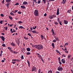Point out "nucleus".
<instances>
[{
    "label": "nucleus",
    "instance_id": "49530a36",
    "mask_svg": "<svg viewBox=\"0 0 73 73\" xmlns=\"http://www.w3.org/2000/svg\"><path fill=\"white\" fill-rule=\"evenodd\" d=\"M40 71L41 70L40 69H39L38 71V73H40Z\"/></svg>",
    "mask_w": 73,
    "mask_h": 73
},
{
    "label": "nucleus",
    "instance_id": "f03ea898",
    "mask_svg": "<svg viewBox=\"0 0 73 73\" xmlns=\"http://www.w3.org/2000/svg\"><path fill=\"white\" fill-rule=\"evenodd\" d=\"M34 15L36 16H38V10H35L34 12Z\"/></svg>",
    "mask_w": 73,
    "mask_h": 73
},
{
    "label": "nucleus",
    "instance_id": "de8ad7c7",
    "mask_svg": "<svg viewBox=\"0 0 73 73\" xmlns=\"http://www.w3.org/2000/svg\"><path fill=\"white\" fill-rule=\"evenodd\" d=\"M1 16H2V17H4V15L3 14H1Z\"/></svg>",
    "mask_w": 73,
    "mask_h": 73
},
{
    "label": "nucleus",
    "instance_id": "f704fd0d",
    "mask_svg": "<svg viewBox=\"0 0 73 73\" xmlns=\"http://www.w3.org/2000/svg\"><path fill=\"white\" fill-rule=\"evenodd\" d=\"M37 28V26H36L35 27H33V29H36V28Z\"/></svg>",
    "mask_w": 73,
    "mask_h": 73
},
{
    "label": "nucleus",
    "instance_id": "79ce46f5",
    "mask_svg": "<svg viewBox=\"0 0 73 73\" xmlns=\"http://www.w3.org/2000/svg\"><path fill=\"white\" fill-rule=\"evenodd\" d=\"M58 23H59V22H61V21H60V19H59V18H58Z\"/></svg>",
    "mask_w": 73,
    "mask_h": 73
},
{
    "label": "nucleus",
    "instance_id": "aec40b11",
    "mask_svg": "<svg viewBox=\"0 0 73 73\" xmlns=\"http://www.w3.org/2000/svg\"><path fill=\"white\" fill-rule=\"evenodd\" d=\"M18 11V10H15V11H12V12H13V13H16V12H17Z\"/></svg>",
    "mask_w": 73,
    "mask_h": 73
},
{
    "label": "nucleus",
    "instance_id": "ddd939ff",
    "mask_svg": "<svg viewBox=\"0 0 73 73\" xmlns=\"http://www.w3.org/2000/svg\"><path fill=\"white\" fill-rule=\"evenodd\" d=\"M10 52H13V53H14V54H15L16 53V52L13 51V50H10Z\"/></svg>",
    "mask_w": 73,
    "mask_h": 73
},
{
    "label": "nucleus",
    "instance_id": "2eb2a0df",
    "mask_svg": "<svg viewBox=\"0 0 73 73\" xmlns=\"http://www.w3.org/2000/svg\"><path fill=\"white\" fill-rule=\"evenodd\" d=\"M19 29H20V28H21V29H24L25 28H24L23 26H20L19 27Z\"/></svg>",
    "mask_w": 73,
    "mask_h": 73
},
{
    "label": "nucleus",
    "instance_id": "c85d7f7f",
    "mask_svg": "<svg viewBox=\"0 0 73 73\" xmlns=\"http://www.w3.org/2000/svg\"><path fill=\"white\" fill-rule=\"evenodd\" d=\"M70 57H71V55L69 54L68 55V59H70Z\"/></svg>",
    "mask_w": 73,
    "mask_h": 73
},
{
    "label": "nucleus",
    "instance_id": "393cba45",
    "mask_svg": "<svg viewBox=\"0 0 73 73\" xmlns=\"http://www.w3.org/2000/svg\"><path fill=\"white\" fill-rule=\"evenodd\" d=\"M41 37L42 40H43V38L44 37V36L42 35H41Z\"/></svg>",
    "mask_w": 73,
    "mask_h": 73
},
{
    "label": "nucleus",
    "instance_id": "b1692460",
    "mask_svg": "<svg viewBox=\"0 0 73 73\" xmlns=\"http://www.w3.org/2000/svg\"><path fill=\"white\" fill-rule=\"evenodd\" d=\"M55 39H56V40L57 41H60L59 40V39H58V38H57L56 37H55Z\"/></svg>",
    "mask_w": 73,
    "mask_h": 73
},
{
    "label": "nucleus",
    "instance_id": "f257e3e1",
    "mask_svg": "<svg viewBox=\"0 0 73 73\" xmlns=\"http://www.w3.org/2000/svg\"><path fill=\"white\" fill-rule=\"evenodd\" d=\"M38 50H40V49H43V47L41 44L36 45V48Z\"/></svg>",
    "mask_w": 73,
    "mask_h": 73
},
{
    "label": "nucleus",
    "instance_id": "a211bd4d",
    "mask_svg": "<svg viewBox=\"0 0 73 73\" xmlns=\"http://www.w3.org/2000/svg\"><path fill=\"white\" fill-rule=\"evenodd\" d=\"M33 1H33V5H34V2H35L36 4L37 3V1H36V0H32Z\"/></svg>",
    "mask_w": 73,
    "mask_h": 73
},
{
    "label": "nucleus",
    "instance_id": "5701e85b",
    "mask_svg": "<svg viewBox=\"0 0 73 73\" xmlns=\"http://www.w3.org/2000/svg\"><path fill=\"white\" fill-rule=\"evenodd\" d=\"M10 15H12V16H14V15H15V14L13 13H12V12H11Z\"/></svg>",
    "mask_w": 73,
    "mask_h": 73
},
{
    "label": "nucleus",
    "instance_id": "4c0bfd02",
    "mask_svg": "<svg viewBox=\"0 0 73 73\" xmlns=\"http://www.w3.org/2000/svg\"><path fill=\"white\" fill-rule=\"evenodd\" d=\"M21 59H22V60H23V59H24V57L23 55H22L21 56Z\"/></svg>",
    "mask_w": 73,
    "mask_h": 73
},
{
    "label": "nucleus",
    "instance_id": "bf43d9fd",
    "mask_svg": "<svg viewBox=\"0 0 73 73\" xmlns=\"http://www.w3.org/2000/svg\"><path fill=\"white\" fill-rule=\"evenodd\" d=\"M12 63H13V64H15V63H16V62H12Z\"/></svg>",
    "mask_w": 73,
    "mask_h": 73
},
{
    "label": "nucleus",
    "instance_id": "39448f33",
    "mask_svg": "<svg viewBox=\"0 0 73 73\" xmlns=\"http://www.w3.org/2000/svg\"><path fill=\"white\" fill-rule=\"evenodd\" d=\"M58 69L59 71H62L63 69L62 67H59L58 68Z\"/></svg>",
    "mask_w": 73,
    "mask_h": 73
},
{
    "label": "nucleus",
    "instance_id": "6e6d98bb",
    "mask_svg": "<svg viewBox=\"0 0 73 73\" xmlns=\"http://www.w3.org/2000/svg\"><path fill=\"white\" fill-rule=\"evenodd\" d=\"M39 58H40L41 60H42V57L41 56H40Z\"/></svg>",
    "mask_w": 73,
    "mask_h": 73
},
{
    "label": "nucleus",
    "instance_id": "473e14b6",
    "mask_svg": "<svg viewBox=\"0 0 73 73\" xmlns=\"http://www.w3.org/2000/svg\"><path fill=\"white\" fill-rule=\"evenodd\" d=\"M52 32V35L53 36H55L56 35V34L54 33V31H53Z\"/></svg>",
    "mask_w": 73,
    "mask_h": 73
},
{
    "label": "nucleus",
    "instance_id": "0eeeda50",
    "mask_svg": "<svg viewBox=\"0 0 73 73\" xmlns=\"http://www.w3.org/2000/svg\"><path fill=\"white\" fill-rule=\"evenodd\" d=\"M64 24H67L68 23V21L65 20H64Z\"/></svg>",
    "mask_w": 73,
    "mask_h": 73
},
{
    "label": "nucleus",
    "instance_id": "37998d69",
    "mask_svg": "<svg viewBox=\"0 0 73 73\" xmlns=\"http://www.w3.org/2000/svg\"><path fill=\"white\" fill-rule=\"evenodd\" d=\"M50 18V19H53V17H52V16H50V18Z\"/></svg>",
    "mask_w": 73,
    "mask_h": 73
},
{
    "label": "nucleus",
    "instance_id": "864d4df0",
    "mask_svg": "<svg viewBox=\"0 0 73 73\" xmlns=\"http://www.w3.org/2000/svg\"><path fill=\"white\" fill-rule=\"evenodd\" d=\"M69 44V43H67L65 44V45H68V44Z\"/></svg>",
    "mask_w": 73,
    "mask_h": 73
},
{
    "label": "nucleus",
    "instance_id": "7c9ffc66",
    "mask_svg": "<svg viewBox=\"0 0 73 73\" xmlns=\"http://www.w3.org/2000/svg\"><path fill=\"white\" fill-rule=\"evenodd\" d=\"M18 23L19 24H22L23 22L21 21H19L18 22Z\"/></svg>",
    "mask_w": 73,
    "mask_h": 73
},
{
    "label": "nucleus",
    "instance_id": "6e6552de",
    "mask_svg": "<svg viewBox=\"0 0 73 73\" xmlns=\"http://www.w3.org/2000/svg\"><path fill=\"white\" fill-rule=\"evenodd\" d=\"M9 4H10V3H7L6 4V6L7 7V8H9Z\"/></svg>",
    "mask_w": 73,
    "mask_h": 73
},
{
    "label": "nucleus",
    "instance_id": "6ab92c4d",
    "mask_svg": "<svg viewBox=\"0 0 73 73\" xmlns=\"http://www.w3.org/2000/svg\"><path fill=\"white\" fill-rule=\"evenodd\" d=\"M9 19L11 20H12V19H13V18H12V17L11 16H9Z\"/></svg>",
    "mask_w": 73,
    "mask_h": 73
},
{
    "label": "nucleus",
    "instance_id": "4be33fe9",
    "mask_svg": "<svg viewBox=\"0 0 73 73\" xmlns=\"http://www.w3.org/2000/svg\"><path fill=\"white\" fill-rule=\"evenodd\" d=\"M32 46L34 48H35H35H36L37 47V45H32Z\"/></svg>",
    "mask_w": 73,
    "mask_h": 73
},
{
    "label": "nucleus",
    "instance_id": "ea45409f",
    "mask_svg": "<svg viewBox=\"0 0 73 73\" xmlns=\"http://www.w3.org/2000/svg\"><path fill=\"white\" fill-rule=\"evenodd\" d=\"M7 48L8 49H10V50H11V49H12V48L10 47H7Z\"/></svg>",
    "mask_w": 73,
    "mask_h": 73
},
{
    "label": "nucleus",
    "instance_id": "cd10ccee",
    "mask_svg": "<svg viewBox=\"0 0 73 73\" xmlns=\"http://www.w3.org/2000/svg\"><path fill=\"white\" fill-rule=\"evenodd\" d=\"M55 24V25H58V23L57 22H55L54 23Z\"/></svg>",
    "mask_w": 73,
    "mask_h": 73
},
{
    "label": "nucleus",
    "instance_id": "f3484780",
    "mask_svg": "<svg viewBox=\"0 0 73 73\" xmlns=\"http://www.w3.org/2000/svg\"><path fill=\"white\" fill-rule=\"evenodd\" d=\"M52 46L53 48H54V43H52Z\"/></svg>",
    "mask_w": 73,
    "mask_h": 73
},
{
    "label": "nucleus",
    "instance_id": "72a5a7b5",
    "mask_svg": "<svg viewBox=\"0 0 73 73\" xmlns=\"http://www.w3.org/2000/svg\"><path fill=\"white\" fill-rule=\"evenodd\" d=\"M26 54H27V55H29V54H31V53L29 52H28Z\"/></svg>",
    "mask_w": 73,
    "mask_h": 73
},
{
    "label": "nucleus",
    "instance_id": "bb28decb",
    "mask_svg": "<svg viewBox=\"0 0 73 73\" xmlns=\"http://www.w3.org/2000/svg\"><path fill=\"white\" fill-rule=\"evenodd\" d=\"M32 32L33 33H36V31H32Z\"/></svg>",
    "mask_w": 73,
    "mask_h": 73
},
{
    "label": "nucleus",
    "instance_id": "3c124183",
    "mask_svg": "<svg viewBox=\"0 0 73 73\" xmlns=\"http://www.w3.org/2000/svg\"><path fill=\"white\" fill-rule=\"evenodd\" d=\"M2 46H4V47H5V44H3L2 45Z\"/></svg>",
    "mask_w": 73,
    "mask_h": 73
},
{
    "label": "nucleus",
    "instance_id": "9b49d317",
    "mask_svg": "<svg viewBox=\"0 0 73 73\" xmlns=\"http://www.w3.org/2000/svg\"><path fill=\"white\" fill-rule=\"evenodd\" d=\"M21 7L22 9H25V8H26L24 6H21Z\"/></svg>",
    "mask_w": 73,
    "mask_h": 73
},
{
    "label": "nucleus",
    "instance_id": "4d7b16f0",
    "mask_svg": "<svg viewBox=\"0 0 73 73\" xmlns=\"http://www.w3.org/2000/svg\"><path fill=\"white\" fill-rule=\"evenodd\" d=\"M56 40L55 39L53 40V42H56Z\"/></svg>",
    "mask_w": 73,
    "mask_h": 73
},
{
    "label": "nucleus",
    "instance_id": "c756f323",
    "mask_svg": "<svg viewBox=\"0 0 73 73\" xmlns=\"http://www.w3.org/2000/svg\"><path fill=\"white\" fill-rule=\"evenodd\" d=\"M4 28H5V30H6V31H7V29H8V27H4Z\"/></svg>",
    "mask_w": 73,
    "mask_h": 73
},
{
    "label": "nucleus",
    "instance_id": "412c9836",
    "mask_svg": "<svg viewBox=\"0 0 73 73\" xmlns=\"http://www.w3.org/2000/svg\"><path fill=\"white\" fill-rule=\"evenodd\" d=\"M11 45L12 46H15L16 45V44L15 43H13V42H12V43H11Z\"/></svg>",
    "mask_w": 73,
    "mask_h": 73
},
{
    "label": "nucleus",
    "instance_id": "338daca9",
    "mask_svg": "<svg viewBox=\"0 0 73 73\" xmlns=\"http://www.w3.org/2000/svg\"><path fill=\"white\" fill-rule=\"evenodd\" d=\"M44 16H46V13H45L44 15Z\"/></svg>",
    "mask_w": 73,
    "mask_h": 73
},
{
    "label": "nucleus",
    "instance_id": "423d86ee",
    "mask_svg": "<svg viewBox=\"0 0 73 73\" xmlns=\"http://www.w3.org/2000/svg\"><path fill=\"white\" fill-rule=\"evenodd\" d=\"M0 38H1L2 39V40L3 41H4V40H5V37L2 36H0Z\"/></svg>",
    "mask_w": 73,
    "mask_h": 73
},
{
    "label": "nucleus",
    "instance_id": "0e129e2a",
    "mask_svg": "<svg viewBox=\"0 0 73 73\" xmlns=\"http://www.w3.org/2000/svg\"><path fill=\"white\" fill-rule=\"evenodd\" d=\"M27 62L28 64H29V60H27Z\"/></svg>",
    "mask_w": 73,
    "mask_h": 73
},
{
    "label": "nucleus",
    "instance_id": "8fccbe9b",
    "mask_svg": "<svg viewBox=\"0 0 73 73\" xmlns=\"http://www.w3.org/2000/svg\"><path fill=\"white\" fill-rule=\"evenodd\" d=\"M3 21H0V23L1 24H3Z\"/></svg>",
    "mask_w": 73,
    "mask_h": 73
},
{
    "label": "nucleus",
    "instance_id": "a878e982",
    "mask_svg": "<svg viewBox=\"0 0 73 73\" xmlns=\"http://www.w3.org/2000/svg\"><path fill=\"white\" fill-rule=\"evenodd\" d=\"M24 38L25 39V40H28V38L26 37V36H24Z\"/></svg>",
    "mask_w": 73,
    "mask_h": 73
},
{
    "label": "nucleus",
    "instance_id": "052dcab7",
    "mask_svg": "<svg viewBox=\"0 0 73 73\" xmlns=\"http://www.w3.org/2000/svg\"><path fill=\"white\" fill-rule=\"evenodd\" d=\"M12 61H16V59H12Z\"/></svg>",
    "mask_w": 73,
    "mask_h": 73
},
{
    "label": "nucleus",
    "instance_id": "680f3d73",
    "mask_svg": "<svg viewBox=\"0 0 73 73\" xmlns=\"http://www.w3.org/2000/svg\"><path fill=\"white\" fill-rule=\"evenodd\" d=\"M61 22H59V24L60 25H62V23H61Z\"/></svg>",
    "mask_w": 73,
    "mask_h": 73
},
{
    "label": "nucleus",
    "instance_id": "603ef678",
    "mask_svg": "<svg viewBox=\"0 0 73 73\" xmlns=\"http://www.w3.org/2000/svg\"><path fill=\"white\" fill-rule=\"evenodd\" d=\"M18 14H21V13L20 11H18Z\"/></svg>",
    "mask_w": 73,
    "mask_h": 73
},
{
    "label": "nucleus",
    "instance_id": "4468645a",
    "mask_svg": "<svg viewBox=\"0 0 73 73\" xmlns=\"http://www.w3.org/2000/svg\"><path fill=\"white\" fill-rule=\"evenodd\" d=\"M27 51H28V52H29V51L31 50V49L29 48H27Z\"/></svg>",
    "mask_w": 73,
    "mask_h": 73
},
{
    "label": "nucleus",
    "instance_id": "a18cd8bd",
    "mask_svg": "<svg viewBox=\"0 0 73 73\" xmlns=\"http://www.w3.org/2000/svg\"><path fill=\"white\" fill-rule=\"evenodd\" d=\"M56 52L58 53H59V51H58V50H56Z\"/></svg>",
    "mask_w": 73,
    "mask_h": 73
},
{
    "label": "nucleus",
    "instance_id": "c03bdc74",
    "mask_svg": "<svg viewBox=\"0 0 73 73\" xmlns=\"http://www.w3.org/2000/svg\"><path fill=\"white\" fill-rule=\"evenodd\" d=\"M19 5V4L18 3H17L15 5Z\"/></svg>",
    "mask_w": 73,
    "mask_h": 73
},
{
    "label": "nucleus",
    "instance_id": "f8f14e48",
    "mask_svg": "<svg viewBox=\"0 0 73 73\" xmlns=\"http://www.w3.org/2000/svg\"><path fill=\"white\" fill-rule=\"evenodd\" d=\"M27 4H28V3H27V1H25L23 2V4L24 5H26Z\"/></svg>",
    "mask_w": 73,
    "mask_h": 73
},
{
    "label": "nucleus",
    "instance_id": "9d476101",
    "mask_svg": "<svg viewBox=\"0 0 73 73\" xmlns=\"http://www.w3.org/2000/svg\"><path fill=\"white\" fill-rule=\"evenodd\" d=\"M56 14L57 15H59V8H58L57 9Z\"/></svg>",
    "mask_w": 73,
    "mask_h": 73
},
{
    "label": "nucleus",
    "instance_id": "09e8293b",
    "mask_svg": "<svg viewBox=\"0 0 73 73\" xmlns=\"http://www.w3.org/2000/svg\"><path fill=\"white\" fill-rule=\"evenodd\" d=\"M1 3L3 4L4 3V0H2V1Z\"/></svg>",
    "mask_w": 73,
    "mask_h": 73
},
{
    "label": "nucleus",
    "instance_id": "2f4dec72",
    "mask_svg": "<svg viewBox=\"0 0 73 73\" xmlns=\"http://www.w3.org/2000/svg\"><path fill=\"white\" fill-rule=\"evenodd\" d=\"M42 1H43L44 4H45L46 3V0H42Z\"/></svg>",
    "mask_w": 73,
    "mask_h": 73
},
{
    "label": "nucleus",
    "instance_id": "dca6fc26",
    "mask_svg": "<svg viewBox=\"0 0 73 73\" xmlns=\"http://www.w3.org/2000/svg\"><path fill=\"white\" fill-rule=\"evenodd\" d=\"M11 1V0H6V1L7 3H10Z\"/></svg>",
    "mask_w": 73,
    "mask_h": 73
},
{
    "label": "nucleus",
    "instance_id": "69168bd1",
    "mask_svg": "<svg viewBox=\"0 0 73 73\" xmlns=\"http://www.w3.org/2000/svg\"><path fill=\"white\" fill-rule=\"evenodd\" d=\"M10 31L11 32H12L13 31H12V29H10Z\"/></svg>",
    "mask_w": 73,
    "mask_h": 73
},
{
    "label": "nucleus",
    "instance_id": "5fc2aeb1",
    "mask_svg": "<svg viewBox=\"0 0 73 73\" xmlns=\"http://www.w3.org/2000/svg\"><path fill=\"white\" fill-rule=\"evenodd\" d=\"M28 35L29 36H31V34H30V33H28Z\"/></svg>",
    "mask_w": 73,
    "mask_h": 73
},
{
    "label": "nucleus",
    "instance_id": "7ed1b4c3",
    "mask_svg": "<svg viewBox=\"0 0 73 73\" xmlns=\"http://www.w3.org/2000/svg\"><path fill=\"white\" fill-rule=\"evenodd\" d=\"M36 68L35 67V66H33L32 68V69L31 71L33 72V71H36Z\"/></svg>",
    "mask_w": 73,
    "mask_h": 73
},
{
    "label": "nucleus",
    "instance_id": "774afa93",
    "mask_svg": "<svg viewBox=\"0 0 73 73\" xmlns=\"http://www.w3.org/2000/svg\"><path fill=\"white\" fill-rule=\"evenodd\" d=\"M55 73H60V72H58V71H57Z\"/></svg>",
    "mask_w": 73,
    "mask_h": 73
},
{
    "label": "nucleus",
    "instance_id": "e433bc0d",
    "mask_svg": "<svg viewBox=\"0 0 73 73\" xmlns=\"http://www.w3.org/2000/svg\"><path fill=\"white\" fill-rule=\"evenodd\" d=\"M16 61L17 62H20V60L18 59H16Z\"/></svg>",
    "mask_w": 73,
    "mask_h": 73
},
{
    "label": "nucleus",
    "instance_id": "a19ab883",
    "mask_svg": "<svg viewBox=\"0 0 73 73\" xmlns=\"http://www.w3.org/2000/svg\"><path fill=\"white\" fill-rule=\"evenodd\" d=\"M41 3V1H38V4H40Z\"/></svg>",
    "mask_w": 73,
    "mask_h": 73
},
{
    "label": "nucleus",
    "instance_id": "c9c22d12",
    "mask_svg": "<svg viewBox=\"0 0 73 73\" xmlns=\"http://www.w3.org/2000/svg\"><path fill=\"white\" fill-rule=\"evenodd\" d=\"M13 32H16V30H15V29H13V32L11 33H13Z\"/></svg>",
    "mask_w": 73,
    "mask_h": 73
},
{
    "label": "nucleus",
    "instance_id": "58836bf2",
    "mask_svg": "<svg viewBox=\"0 0 73 73\" xmlns=\"http://www.w3.org/2000/svg\"><path fill=\"white\" fill-rule=\"evenodd\" d=\"M52 16L54 18L56 17V16L55 15H53Z\"/></svg>",
    "mask_w": 73,
    "mask_h": 73
},
{
    "label": "nucleus",
    "instance_id": "20e7f679",
    "mask_svg": "<svg viewBox=\"0 0 73 73\" xmlns=\"http://www.w3.org/2000/svg\"><path fill=\"white\" fill-rule=\"evenodd\" d=\"M16 41L17 44L18 46H19V42H20V41H19V39H17L16 40Z\"/></svg>",
    "mask_w": 73,
    "mask_h": 73
},
{
    "label": "nucleus",
    "instance_id": "1a4fd4ad",
    "mask_svg": "<svg viewBox=\"0 0 73 73\" xmlns=\"http://www.w3.org/2000/svg\"><path fill=\"white\" fill-rule=\"evenodd\" d=\"M62 62L63 64H65V60L64 59H62Z\"/></svg>",
    "mask_w": 73,
    "mask_h": 73
},
{
    "label": "nucleus",
    "instance_id": "e2e57ef3",
    "mask_svg": "<svg viewBox=\"0 0 73 73\" xmlns=\"http://www.w3.org/2000/svg\"><path fill=\"white\" fill-rule=\"evenodd\" d=\"M50 73H52V71L51 70H50L49 71Z\"/></svg>",
    "mask_w": 73,
    "mask_h": 73
},
{
    "label": "nucleus",
    "instance_id": "13d9d810",
    "mask_svg": "<svg viewBox=\"0 0 73 73\" xmlns=\"http://www.w3.org/2000/svg\"><path fill=\"white\" fill-rule=\"evenodd\" d=\"M70 11H71V10H68V13H70Z\"/></svg>",
    "mask_w": 73,
    "mask_h": 73
}]
</instances>
